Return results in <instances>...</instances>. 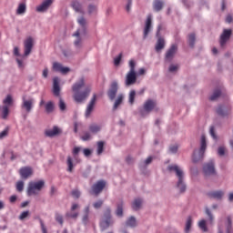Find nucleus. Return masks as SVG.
Returning a JSON list of instances; mask_svg holds the SVG:
<instances>
[{"mask_svg":"<svg viewBox=\"0 0 233 233\" xmlns=\"http://www.w3.org/2000/svg\"><path fill=\"white\" fill-rule=\"evenodd\" d=\"M74 92V99L76 103H83L90 92H92V87L90 86H85V78H80L76 83L72 86Z\"/></svg>","mask_w":233,"mask_h":233,"instance_id":"nucleus-1","label":"nucleus"},{"mask_svg":"<svg viewBox=\"0 0 233 233\" xmlns=\"http://www.w3.org/2000/svg\"><path fill=\"white\" fill-rule=\"evenodd\" d=\"M32 48H34V38L32 36L24 41V55L19 53V47L15 46L14 48V56L17 57L16 63L19 68H25V59H26L27 56H30Z\"/></svg>","mask_w":233,"mask_h":233,"instance_id":"nucleus-2","label":"nucleus"},{"mask_svg":"<svg viewBox=\"0 0 233 233\" xmlns=\"http://www.w3.org/2000/svg\"><path fill=\"white\" fill-rule=\"evenodd\" d=\"M168 170L169 172H175L177 177H178L177 188H178L180 192H185V190H187V186L185 185V182H183V169H181L177 165H173L168 167Z\"/></svg>","mask_w":233,"mask_h":233,"instance_id":"nucleus-3","label":"nucleus"},{"mask_svg":"<svg viewBox=\"0 0 233 233\" xmlns=\"http://www.w3.org/2000/svg\"><path fill=\"white\" fill-rule=\"evenodd\" d=\"M129 72L126 76V86H130L131 85H135L136 81H137V76L136 75V61L131 59L129 61Z\"/></svg>","mask_w":233,"mask_h":233,"instance_id":"nucleus-4","label":"nucleus"},{"mask_svg":"<svg viewBox=\"0 0 233 233\" xmlns=\"http://www.w3.org/2000/svg\"><path fill=\"white\" fill-rule=\"evenodd\" d=\"M205 150H207V138L205 137V135H202L200 142V150H195L193 153L194 163H198V161H201V159L205 157Z\"/></svg>","mask_w":233,"mask_h":233,"instance_id":"nucleus-5","label":"nucleus"},{"mask_svg":"<svg viewBox=\"0 0 233 233\" xmlns=\"http://www.w3.org/2000/svg\"><path fill=\"white\" fill-rule=\"evenodd\" d=\"M43 187H45L44 180H40L37 182H29L28 188H27L28 196H35V194H39Z\"/></svg>","mask_w":233,"mask_h":233,"instance_id":"nucleus-6","label":"nucleus"},{"mask_svg":"<svg viewBox=\"0 0 233 233\" xmlns=\"http://www.w3.org/2000/svg\"><path fill=\"white\" fill-rule=\"evenodd\" d=\"M114 224V220H112V218L110 217V208H107L105 212L104 218L100 222V227L102 230H106L110 225Z\"/></svg>","mask_w":233,"mask_h":233,"instance_id":"nucleus-7","label":"nucleus"},{"mask_svg":"<svg viewBox=\"0 0 233 233\" xmlns=\"http://www.w3.org/2000/svg\"><path fill=\"white\" fill-rule=\"evenodd\" d=\"M22 101V108H25V112H27V114H30V112H32V108H34V105L35 104V99L32 97L25 99V97L23 96Z\"/></svg>","mask_w":233,"mask_h":233,"instance_id":"nucleus-8","label":"nucleus"},{"mask_svg":"<svg viewBox=\"0 0 233 233\" xmlns=\"http://www.w3.org/2000/svg\"><path fill=\"white\" fill-rule=\"evenodd\" d=\"M203 172L205 176H214L216 174V168L214 167V162L210 161L203 167Z\"/></svg>","mask_w":233,"mask_h":233,"instance_id":"nucleus-9","label":"nucleus"},{"mask_svg":"<svg viewBox=\"0 0 233 233\" xmlns=\"http://www.w3.org/2000/svg\"><path fill=\"white\" fill-rule=\"evenodd\" d=\"M96 101H97V96L94 95L89 104L87 105V107L86 110V117H90V115L92 114V112H94V108L96 106Z\"/></svg>","mask_w":233,"mask_h":233,"instance_id":"nucleus-10","label":"nucleus"},{"mask_svg":"<svg viewBox=\"0 0 233 233\" xmlns=\"http://www.w3.org/2000/svg\"><path fill=\"white\" fill-rule=\"evenodd\" d=\"M19 174L22 179H28V177L34 174V170L30 167H25L20 168Z\"/></svg>","mask_w":233,"mask_h":233,"instance_id":"nucleus-11","label":"nucleus"},{"mask_svg":"<svg viewBox=\"0 0 233 233\" xmlns=\"http://www.w3.org/2000/svg\"><path fill=\"white\" fill-rule=\"evenodd\" d=\"M230 35H232V30L230 29H225L220 35V46H225L227 44V41L230 39Z\"/></svg>","mask_w":233,"mask_h":233,"instance_id":"nucleus-12","label":"nucleus"},{"mask_svg":"<svg viewBox=\"0 0 233 233\" xmlns=\"http://www.w3.org/2000/svg\"><path fill=\"white\" fill-rule=\"evenodd\" d=\"M106 186V182H105V180H99L92 187L93 193L97 196V194L103 191V188H105Z\"/></svg>","mask_w":233,"mask_h":233,"instance_id":"nucleus-13","label":"nucleus"},{"mask_svg":"<svg viewBox=\"0 0 233 233\" xmlns=\"http://www.w3.org/2000/svg\"><path fill=\"white\" fill-rule=\"evenodd\" d=\"M218 233H232V219L230 217L228 218V222L225 227L219 226Z\"/></svg>","mask_w":233,"mask_h":233,"instance_id":"nucleus-14","label":"nucleus"},{"mask_svg":"<svg viewBox=\"0 0 233 233\" xmlns=\"http://www.w3.org/2000/svg\"><path fill=\"white\" fill-rule=\"evenodd\" d=\"M53 70L55 72H60V74H68V72H70V68L65 67L57 62L53 63Z\"/></svg>","mask_w":233,"mask_h":233,"instance_id":"nucleus-15","label":"nucleus"},{"mask_svg":"<svg viewBox=\"0 0 233 233\" xmlns=\"http://www.w3.org/2000/svg\"><path fill=\"white\" fill-rule=\"evenodd\" d=\"M117 94V82H113L111 84L110 89L107 92V96L111 101H114L116 95Z\"/></svg>","mask_w":233,"mask_h":233,"instance_id":"nucleus-16","label":"nucleus"},{"mask_svg":"<svg viewBox=\"0 0 233 233\" xmlns=\"http://www.w3.org/2000/svg\"><path fill=\"white\" fill-rule=\"evenodd\" d=\"M61 87L59 86V77L56 76L53 78V94L56 97H59Z\"/></svg>","mask_w":233,"mask_h":233,"instance_id":"nucleus-17","label":"nucleus"},{"mask_svg":"<svg viewBox=\"0 0 233 233\" xmlns=\"http://www.w3.org/2000/svg\"><path fill=\"white\" fill-rule=\"evenodd\" d=\"M177 52V46L172 45L171 47L166 53V61H172L174 56Z\"/></svg>","mask_w":233,"mask_h":233,"instance_id":"nucleus-18","label":"nucleus"},{"mask_svg":"<svg viewBox=\"0 0 233 233\" xmlns=\"http://www.w3.org/2000/svg\"><path fill=\"white\" fill-rule=\"evenodd\" d=\"M152 29V15H148L144 28V37H147Z\"/></svg>","mask_w":233,"mask_h":233,"instance_id":"nucleus-19","label":"nucleus"},{"mask_svg":"<svg viewBox=\"0 0 233 233\" xmlns=\"http://www.w3.org/2000/svg\"><path fill=\"white\" fill-rule=\"evenodd\" d=\"M54 3V0H45L40 5L36 7V12H46L47 8Z\"/></svg>","mask_w":233,"mask_h":233,"instance_id":"nucleus-20","label":"nucleus"},{"mask_svg":"<svg viewBox=\"0 0 233 233\" xmlns=\"http://www.w3.org/2000/svg\"><path fill=\"white\" fill-rule=\"evenodd\" d=\"M156 108V101L154 100H147L144 104V112L148 114V112H152Z\"/></svg>","mask_w":233,"mask_h":233,"instance_id":"nucleus-21","label":"nucleus"},{"mask_svg":"<svg viewBox=\"0 0 233 233\" xmlns=\"http://www.w3.org/2000/svg\"><path fill=\"white\" fill-rule=\"evenodd\" d=\"M76 208H79V205L73 204L72 207H71V212L66 213V218H71L72 219H76L79 216L78 212L74 211Z\"/></svg>","mask_w":233,"mask_h":233,"instance_id":"nucleus-22","label":"nucleus"},{"mask_svg":"<svg viewBox=\"0 0 233 233\" xmlns=\"http://www.w3.org/2000/svg\"><path fill=\"white\" fill-rule=\"evenodd\" d=\"M61 132V129L57 127H54L53 129H48L46 131V136L48 137H54V136H57Z\"/></svg>","mask_w":233,"mask_h":233,"instance_id":"nucleus-23","label":"nucleus"},{"mask_svg":"<svg viewBox=\"0 0 233 233\" xmlns=\"http://www.w3.org/2000/svg\"><path fill=\"white\" fill-rule=\"evenodd\" d=\"M26 13V4L21 3L16 9V15H23Z\"/></svg>","mask_w":233,"mask_h":233,"instance_id":"nucleus-24","label":"nucleus"},{"mask_svg":"<svg viewBox=\"0 0 233 233\" xmlns=\"http://www.w3.org/2000/svg\"><path fill=\"white\" fill-rule=\"evenodd\" d=\"M4 106H12L14 104V97L12 95H7L6 97L3 100Z\"/></svg>","mask_w":233,"mask_h":233,"instance_id":"nucleus-25","label":"nucleus"},{"mask_svg":"<svg viewBox=\"0 0 233 233\" xmlns=\"http://www.w3.org/2000/svg\"><path fill=\"white\" fill-rule=\"evenodd\" d=\"M71 6L76 12H79L80 14H83V6L81 5V4H79L77 2V0L73 1L72 4H71Z\"/></svg>","mask_w":233,"mask_h":233,"instance_id":"nucleus-26","label":"nucleus"},{"mask_svg":"<svg viewBox=\"0 0 233 233\" xmlns=\"http://www.w3.org/2000/svg\"><path fill=\"white\" fill-rule=\"evenodd\" d=\"M143 205V200L141 198H136L132 204L133 210H139Z\"/></svg>","mask_w":233,"mask_h":233,"instance_id":"nucleus-27","label":"nucleus"},{"mask_svg":"<svg viewBox=\"0 0 233 233\" xmlns=\"http://www.w3.org/2000/svg\"><path fill=\"white\" fill-rule=\"evenodd\" d=\"M165 48V39L158 38L157 45H156V50L157 52H159Z\"/></svg>","mask_w":233,"mask_h":233,"instance_id":"nucleus-28","label":"nucleus"},{"mask_svg":"<svg viewBox=\"0 0 233 233\" xmlns=\"http://www.w3.org/2000/svg\"><path fill=\"white\" fill-rule=\"evenodd\" d=\"M153 8L156 12H159L163 8V1L155 0L153 3Z\"/></svg>","mask_w":233,"mask_h":233,"instance_id":"nucleus-29","label":"nucleus"},{"mask_svg":"<svg viewBox=\"0 0 233 233\" xmlns=\"http://www.w3.org/2000/svg\"><path fill=\"white\" fill-rule=\"evenodd\" d=\"M123 99H125V96L123 95H118L116 100L115 101L114 104V110H117L119 105H121L123 103Z\"/></svg>","mask_w":233,"mask_h":233,"instance_id":"nucleus-30","label":"nucleus"},{"mask_svg":"<svg viewBox=\"0 0 233 233\" xmlns=\"http://www.w3.org/2000/svg\"><path fill=\"white\" fill-rule=\"evenodd\" d=\"M45 108L47 114H52V112H54V102L52 101L47 102L45 106Z\"/></svg>","mask_w":233,"mask_h":233,"instance_id":"nucleus-31","label":"nucleus"},{"mask_svg":"<svg viewBox=\"0 0 233 233\" xmlns=\"http://www.w3.org/2000/svg\"><path fill=\"white\" fill-rule=\"evenodd\" d=\"M210 198H213L214 199H221L223 198V192L222 191H215L209 194Z\"/></svg>","mask_w":233,"mask_h":233,"instance_id":"nucleus-32","label":"nucleus"},{"mask_svg":"<svg viewBox=\"0 0 233 233\" xmlns=\"http://www.w3.org/2000/svg\"><path fill=\"white\" fill-rule=\"evenodd\" d=\"M198 227L202 232H207L208 228H207V220L202 219L198 222Z\"/></svg>","mask_w":233,"mask_h":233,"instance_id":"nucleus-33","label":"nucleus"},{"mask_svg":"<svg viewBox=\"0 0 233 233\" xmlns=\"http://www.w3.org/2000/svg\"><path fill=\"white\" fill-rule=\"evenodd\" d=\"M191 227H192V218L188 217L186 222L185 232L189 233Z\"/></svg>","mask_w":233,"mask_h":233,"instance_id":"nucleus-34","label":"nucleus"},{"mask_svg":"<svg viewBox=\"0 0 233 233\" xmlns=\"http://www.w3.org/2000/svg\"><path fill=\"white\" fill-rule=\"evenodd\" d=\"M10 113L8 106H4L2 107V117L3 119H6L8 117V114Z\"/></svg>","mask_w":233,"mask_h":233,"instance_id":"nucleus-35","label":"nucleus"},{"mask_svg":"<svg viewBox=\"0 0 233 233\" xmlns=\"http://www.w3.org/2000/svg\"><path fill=\"white\" fill-rule=\"evenodd\" d=\"M221 96V90L220 89H216L213 93V95L209 97L210 101H216L218 97Z\"/></svg>","mask_w":233,"mask_h":233,"instance_id":"nucleus-36","label":"nucleus"},{"mask_svg":"<svg viewBox=\"0 0 233 233\" xmlns=\"http://www.w3.org/2000/svg\"><path fill=\"white\" fill-rule=\"evenodd\" d=\"M135 99H136V91L131 90L129 93V97H128V101H129L130 105H134Z\"/></svg>","mask_w":233,"mask_h":233,"instance_id":"nucleus-37","label":"nucleus"},{"mask_svg":"<svg viewBox=\"0 0 233 233\" xmlns=\"http://www.w3.org/2000/svg\"><path fill=\"white\" fill-rule=\"evenodd\" d=\"M89 130L93 134H97V132H99V130H101V127H99L97 125H92V126H90Z\"/></svg>","mask_w":233,"mask_h":233,"instance_id":"nucleus-38","label":"nucleus"},{"mask_svg":"<svg viewBox=\"0 0 233 233\" xmlns=\"http://www.w3.org/2000/svg\"><path fill=\"white\" fill-rule=\"evenodd\" d=\"M105 147V143L103 141H100L97 143V154L98 156L103 154V149Z\"/></svg>","mask_w":233,"mask_h":233,"instance_id":"nucleus-39","label":"nucleus"},{"mask_svg":"<svg viewBox=\"0 0 233 233\" xmlns=\"http://www.w3.org/2000/svg\"><path fill=\"white\" fill-rule=\"evenodd\" d=\"M74 169V163L72 162V157H67V170L68 172H72Z\"/></svg>","mask_w":233,"mask_h":233,"instance_id":"nucleus-40","label":"nucleus"},{"mask_svg":"<svg viewBox=\"0 0 233 233\" xmlns=\"http://www.w3.org/2000/svg\"><path fill=\"white\" fill-rule=\"evenodd\" d=\"M136 218L134 217L129 218L128 220L127 221V227H136Z\"/></svg>","mask_w":233,"mask_h":233,"instance_id":"nucleus-41","label":"nucleus"},{"mask_svg":"<svg viewBox=\"0 0 233 233\" xmlns=\"http://www.w3.org/2000/svg\"><path fill=\"white\" fill-rule=\"evenodd\" d=\"M116 216H118V218H121V216H123V203L117 205Z\"/></svg>","mask_w":233,"mask_h":233,"instance_id":"nucleus-42","label":"nucleus"},{"mask_svg":"<svg viewBox=\"0 0 233 233\" xmlns=\"http://www.w3.org/2000/svg\"><path fill=\"white\" fill-rule=\"evenodd\" d=\"M195 41H196V35L190 34V35H188L189 46H194Z\"/></svg>","mask_w":233,"mask_h":233,"instance_id":"nucleus-43","label":"nucleus"},{"mask_svg":"<svg viewBox=\"0 0 233 233\" xmlns=\"http://www.w3.org/2000/svg\"><path fill=\"white\" fill-rule=\"evenodd\" d=\"M25 188V183L23 181H18L16 183V190L18 192H23V189Z\"/></svg>","mask_w":233,"mask_h":233,"instance_id":"nucleus-44","label":"nucleus"},{"mask_svg":"<svg viewBox=\"0 0 233 233\" xmlns=\"http://www.w3.org/2000/svg\"><path fill=\"white\" fill-rule=\"evenodd\" d=\"M122 57H123V54H119V55L114 59V65H115V66H119V63H121Z\"/></svg>","mask_w":233,"mask_h":233,"instance_id":"nucleus-45","label":"nucleus"},{"mask_svg":"<svg viewBox=\"0 0 233 233\" xmlns=\"http://www.w3.org/2000/svg\"><path fill=\"white\" fill-rule=\"evenodd\" d=\"M217 113L218 114V116H227V111H225V107L223 106H219L217 109Z\"/></svg>","mask_w":233,"mask_h":233,"instance_id":"nucleus-46","label":"nucleus"},{"mask_svg":"<svg viewBox=\"0 0 233 233\" xmlns=\"http://www.w3.org/2000/svg\"><path fill=\"white\" fill-rule=\"evenodd\" d=\"M59 108L62 111L66 110V104H65V101H63V99H61V98L59 101Z\"/></svg>","mask_w":233,"mask_h":233,"instance_id":"nucleus-47","label":"nucleus"},{"mask_svg":"<svg viewBox=\"0 0 233 233\" xmlns=\"http://www.w3.org/2000/svg\"><path fill=\"white\" fill-rule=\"evenodd\" d=\"M6 136H8V127H6L5 129H4V130L0 133V139H4V137H6Z\"/></svg>","mask_w":233,"mask_h":233,"instance_id":"nucleus-48","label":"nucleus"},{"mask_svg":"<svg viewBox=\"0 0 233 233\" xmlns=\"http://www.w3.org/2000/svg\"><path fill=\"white\" fill-rule=\"evenodd\" d=\"M94 208H101L103 207V201L98 200L93 204Z\"/></svg>","mask_w":233,"mask_h":233,"instance_id":"nucleus-49","label":"nucleus"},{"mask_svg":"<svg viewBox=\"0 0 233 233\" xmlns=\"http://www.w3.org/2000/svg\"><path fill=\"white\" fill-rule=\"evenodd\" d=\"M88 212H90V208L87 207L86 208V216L83 218V222L86 223V221L88 220Z\"/></svg>","mask_w":233,"mask_h":233,"instance_id":"nucleus-50","label":"nucleus"},{"mask_svg":"<svg viewBox=\"0 0 233 233\" xmlns=\"http://www.w3.org/2000/svg\"><path fill=\"white\" fill-rule=\"evenodd\" d=\"M56 219L60 225H63V216L59 215L58 213L56 214Z\"/></svg>","mask_w":233,"mask_h":233,"instance_id":"nucleus-51","label":"nucleus"},{"mask_svg":"<svg viewBox=\"0 0 233 233\" xmlns=\"http://www.w3.org/2000/svg\"><path fill=\"white\" fill-rule=\"evenodd\" d=\"M97 7L96 5H89L88 6V12L89 14H94L95 12H96Z\"/></svg>","mask_w":233,"mask_h":233,"instance_id":"nucleus-52","label":"nucleus"},{"mask_svg":"<svg viewBox=\"0 0 233 233\" xmlns=\"http://www.w3.org/2000/svg\"><path fill=\"white\" fill-rule=\"evenodd\" d=\"M206 214L209 218V222L212 223V221H214V217H212V214L210 213V210H208V208L206 209Z\"/></svg>","mask_w":233,"mask_h":233,"instance_id":"nucleus-53","label":"nucleus"},{"mask_svg":"<svg viewBox=\"0 0 233 233\" xmlns=\"http://www.w3.org/2000/svg\"><path fill=\"white\" fill-rule=\"evenodd\" d=\"M90 133L86 132L82 136V139L83 141H88V139H90Z\"/></svg>","mask_w":233,"mask_h":233,"instance_id":"nucleus-54","label":"nucleus"},{"mask_svg":"<svg viewBox=\"0 0 233 233\" xmlns=\"http://www.w3.org/2000/svg\"><path fill=\"white\" fill-rule=\"evenodd\" d=\"M28 214H29L28 211H24V212L20 215L19 219H25V218H28Z\"/></svg>","mask_w":233,"mask_h":233,"instance_id":"nucleus-55","label":"nucleus"},{"mask_svg":"<svg viewBox=\"0 0 233 233\" xmlns=\"http://www.w3.org/2000/svg\"><path fill=\"white\" fill-rule=\"evenodd\" d=\"M72 196H73V198H79V196H81V193L79 192V190H73Z\"/></svg>","mask_w":233,"mask_h":233,"instance_id":"nucleus-56","label":"nucleus"},{"mask_svg":"<svg viewBox=\"0 0 233 233\" xmlns=\"http://www.w3.org/2000/svg\"><path fill=\"white\" fill-rule=\"evenodd\" d=\"M169 152H171V154H176V152H177V146H171L169 147Z\"/></svg>","mask_w":233,"mask_h":233,"instance_id":"nucleus-57","label":"nucleus"},{"mask_svg":"<svg viewBox=\"0 0 233 233\" xmlns=\"http://www.w3.org/2000/svg\"><path fill=\"white\" fill-rule=\"evenodd\" d=\"M218 156H225V148L223 147H218Z\"/></svg>","mask_w":233,"mask_h":233,"instance_id":"nucleus-58","label":"nucleus"},{"mask_svg":"<svg viewBox=\"0 0 233 233\" xmlns=\"http://www.w3.org/2000/svg\"><path fill=\"white\" fill-rule=\"evenodd\" d=\"M78 23L81 26H85V25H86V20H85L83 17H80L78 19Z\"/></svg>","mask_w":233,"mask_h":233,"instance_id":"nucleus-59","label":"nucleus"},{"mask_svg":"<svg viewBox=\"0 0 233 233\" xmlns=\"http://www.w3.org/2000/svg\"><path fill=\"white\" fill-rule=\"evenodd\" d=\"M178 66L176 65H171L169 66V72H176L177 70Z\"/></svg>","mask_w":233,"mask_h":233,"instance_id":"nucleus-60","label":"nucleus"},{"mask_svg":"<svg viewBox=\"0 0 233 233\" xmlns=\"http://www.w3.org/2000/svg\"><path fill=\"white\" fill-rule=\"evenodd\" d=\"M209 134L213 137V139H216V133L214 132V127H210Z\"/></svg>","mask_w":233,"mask_h":233,"instance_id":"nucleus-61","label":"nucleus"},{"mask_svg":"<svg viewBox=\"0 0 233 233\" xmlns=\"http://www.w3.org/2000/svg\"><path fill=\"white\" fill-rule=\"evenodd\" d=\"M132 6V0H127V5L126 6L127 12H130V7Z\"/></svg>","mask_w":233,"mask_h":233,"instance_id":"nucleus-62","label":"nucleus"},{"mask_svg":"<svg viewBox=\"0 0 233 233\" xmlns=\"http://www.w3.org/2000/svg\"><path fill=\"white\" fill-rule=\"evenodd\" d=\"M92 154V151H90V149L86 148L84 149V156H86V157H88V156H90Z\"/></svg>","mask_w":233,"mask_h":233,"instance_id":"nucleus-63","label":"nucleus"},{"mask_svg":"<svg viewBox=\"0 0 233 233\" xmlns=\"http://www.w3.org/2000/svg\"><path fill=\"white\" fill-rule=\"evenodd\" d=\"M226 23H232V15H228L226 17Z\"/></svg>","mask_w":233,"mask_h":233,"instance_id":"nucleus-64","label":"nucleus"}]
</instances>
